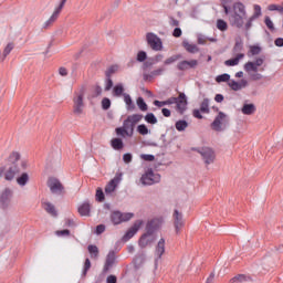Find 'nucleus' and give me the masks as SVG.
Returning <instances> with one entry per match:
<instances>
[{"instance_id":"25","label":"nucleus","mask_w":283,"mask_h":283,"mask_svg":"<svg viewBox=\"0 0 283 283\" xmlns=\"http://www.w3.org/2000/svg\"><path fill=\"white\" fill-rule=\"evenodd\" d=\"M19 171L20 170L15 165L11 166L4 174L6 180H13Z\"/></svg>"},{"instance_id":"28","label":"nucleus","mask_w":283,"mask_h":283,"mask_svg":"<svg viewBox=\"0 0 283 283\" xmlns=\"http://www.w3.org/2000/svg\"><path fill=\"white\" fill-rule=\"evenodd\" d=\"M182 45L185 50H187L190 54H197V52H200V49L196 44H191L188 41H184Z\"/></svg>"},{"instance_id":"11","label":"nucleus","mask_w":283,"mask_h":283,"mask_svg":"<svg viewBox=\"0 0 283 283\" xmlns=\"http://www.w3.org/2000/svg\"><path fill=\"white\" fill-rule=\"evenodd\" d=\"M229 23L232 28H238L239 30L244 28V21H247L245 15H234V14H229L228 17Z\"/></svg>"},{"instance_id":"61","label":"nucleus","mask_w":283,"mask_h":283,"mask_svg":"<svg viewBox=\"0 0 283 283\" xmlns=\"http://www.w3.org/2000/svg\"><path fill=\"white\" fill-rule=\"evenodd\" d=\"M117 282H118V279L114 274H111L106 277V283H117Z\"/></svg>"},{"instance_id":"8","label":"nucleus","mask_w":283,"mask_h":283,"mask_svg":"<svg viewBox=\"0 0 283 283\" xmlns=\"http://www.w3.org/2000/svg\"><path fill=\"white\" fill-rule=\"evenodd\" d=\"M144 186H151L160 182V175L155 174L153 169H148L140 178Z\"/></svg>"},{"instance_id":"13","label":"nucleus","mask_w":283,"mask_h":283,"mask_svg":"<svg viewBox=\"0 0 283 283\" xmlns=\"http://www.w3.org/2000/svg\"><path fill=\"white\" fill-rule=\"evenodd\" d=\"M140 227H143V220L135 221L133 227L129 228L127 232L124 234L123 237L124 242L132 240V238H134V234L138 233V231L140 230Z\"/></svg>"},{"instance_id":"14","label":"nucleus","mask_w":283,"mask_h":283,"mask_svg":"<svg viewBox=\"0 0 283 283\" xmlns=\"http://www.w3.org/2000/svg\"><path fill=\"white\" fill-rule=\"evenodd\" d=\"M114 264H116V252H114V250H111L106 256L103 273H108L109 270L114 268Z\"/></svg>"},{"instance_id":"10","label":"nucleus","mask_w":283,"mask_h":283,"mask_svg":"<svg viewBox=\"0 0 283 283\" xmlns=\"http://www.w3.org/2000/svg\"><path fill=\"white\" fill-rule=\"evenodd\" d=\"M134 218V213L126 212L122 213L120 211H115L111 216V220L113 224H120L122 222H128V220H132Z\"/></svg>"},{"instance_id":"7","label":"nucleus","mask_w":283,"mask_h":283,"mask_svg":"<svg viewBox=\"0 0 283 283\" xmlns=\"http://www.w3.org/2000/svg\"><path fill=\"white\" fill-rule=\"evenodd\" d=\"M48 187L54 196H63L65 193V187H63V184L54 177L49 178Z\"/></svg>"},{"instance_id":"35","label":"nucleus","mask_w":283,"mask_h":283,"mask_svg":"<svg viewBox=\"0 0 283 283\" xmlns=\"http://www.w3.org/2000/svg\"><path fill=\"white\" fill-rule=\"evenodd\" d=\"M262 52V48L260 45H250V50L248 52V56H258Z\"/></svg>"},{"instance_id":"56","label":"nucleus","mask_w":283,"mask_h":283,"mask_svg":"<svg viewBox=\"0 0 283 283\" xmlns=\"http://www.w3.org/2000/svg\"><path fill=\"white\" fill-rule=\"evenodd\" d=\"M55 234H56L59 238H64V237L70 235V230H57V231L55 232Z\"/></svg>"},{"instance_id":"2","label":"nucleus","mask_w":283,"mask_h":283,"mask_svg":"<svg viewBox=\"0 0 283 283\" xmlns=\"http://www.w3.org/2000/svg\"><path fill=\"white\" fill-rule=\"evenodd\" d=\"M264 61H266V56L261 55L255 57L253 62L249 61L243 65L244 72L250 74L252 81H261L262 74L259 72H264V67H262V65H264Z\"/></svg>"},{"instance_id":"6","label":"nucleus","mask_w":283,"mask_h":283,"mask_svg":"<svg viewBox=\"0 0 283 283\" xmlns=\"http://www.w3.org/2000/svg\"><path fill=\"white\" fill-rule=\"evenodd\" d=\"M227 125H229V116L222 112H219L218 116L211 124V128L214 132H224V129H227Z\"/></svg>"},{"instance_id":"46","label":"nucleus","mask_w":283,"mask_h":283,"mask_svg":"<svg viewBox=\"0 0 283 283\" xmlns=\"http://www.w3.org/2000/svg\"><path fill=\"white\" fill-rule=\"evenodd\" d=\"M88 253L91 254V258H98V247L96 245H88Z\"/></svg>"},{"instance_id":"33","label":"nucleus","mask_w":283,"mask_h":283,"mask_svg":"<svg viewBox=\"0 0 283 283\" xmlns=\"http://www.w3.org/2000/svg\"><path fill=\"white\" fill-rule=\"evenodd\" d=\"M30 181V176L27 172H23L20 177L17 178V182L20 187H25Z\"/></svg>"},{"instance_id":"38","label":"nucleus","mask_w":283,"mask_h":283,"mask_svg":"<svg viewBox=\"0 0 283 283\" xmlns=\"http://www.w3.org/2000/svg\"><path fill=\"white\" fill-rule=\"evenodd\" d=\"M123 92H125L123 84H116L113 88L114 96H123Z\"/></svg>"},{"instance_id":"58","label":"nucleus","mask_w":283,"mask_h":283,"mask_svg":"<svg viewBox=\"0 0 283 283\" xmlns=\"http://www.w3.org/2000/svg\"><path fill=\"white\" fill-rule=\"evenodd\" d=\"M112 87H114V82L112 81V77H107L105 91L109 92V90H112Z\"/></svg>"},{"instance_id":"1","label":"nucleus","mask_w":283,"mask_h":283,"mask_svg":"<svg viewBox=\"0 0 283 283\" xmlns=\"http://www.w3.org/2000/svg\"><path fill=\"white\" fill-rule=\"evenodd\" d=\"M143 120V115L140 114H133L129 115L123 123V127H118L115 129L117 136H128V138H132L134 136V129L136 128V125Z\"/></svg>"},{"instance_id":"9","label":"nucleus","mask_w":283,"mask_h":283,"mask_svg":"<svg viewBox=\"0 0 283 283\" xmlns=\"http://www.w3.org/2000/svg\"><path fill=\"white\" fill-rule=\"evenodd\" d=\"M146 41L154 52H160V50H163V40H160L156 33H147Z\"/></svg>"},{"instance_id":"53","label":"nucleus","mask_w":283,"mask_h":283,"mask_svg":"<svg viewBox=\"0 0 283 283\" xmlns=\"http://www.w3.org/2000/svg\"><path fill=\"white\" fill-rule=\"evenodd\" d=\"M253 21H255V19L253 17H250L245 24H243L247 32H249V30H251V28L253 27Z\"/></svg>"},{"instance_id":"39","label":"nucleus","mask_w":283,"mask_h":283,"mask_svg":"<svg viewBox=\"0 0 283 283\" xmlns=\"http://www.w3.org/2000/svg\"><path fill=\"white\" fill-rule=\"evenodd\" d=\"M217 28L221 32H227V30H229V25L227 24V21L222 19L217 20Z\"/></svg>"},{"instance_id":"54","label":"nucleus","mask_w":283,"mask_h":283,"mask_svg":"<svg viewBox=\"0 0 283 283\" xmlns=\"http://www.w3.org/2000/svg\"><path fill=\"white\" fill-rule=\"evenodd\" d=\"M177 69L181 72H185V70H189L187 61H181L178 63Z\"/></svg>"},{"instance_id":"4","label":"nucleus","mask_w":283,"mask_h":283,"mask_svg":"<svg viewBox=\"0 0 283 283\" xmlns=\"http://www.w3.org/2000/svg\"><path fill=\"white\" fill-rule=\"evenodd\" d=\"M192 151L200 154L205 165H213L216 163V153L209 147L192 148Z\"/></svg>"},{"instance_id":"18","label":"nucleus","mask_w":283,"mask_h":283,"mask_svg":"<svg viewBox=\"0 0 283 283\" xmlns=\"http://www.w3.org/2000/svg\"><path fill=\"white\" fill-rule=\"evenodd\" d=\"M159 227L160 226H159L158 219H153L148 221L146 224V233L150 235H156V232L158 231Z\"/></svg>"},{"instance_id":"45","label":"nucleus","mask_w":283,"mask_h":283,"mask_svg":"<svg viewBox=\"0 0 283 283\" xmlns=\"http://www.w3.org/2000/svg\"><path fill=\"white\" fill-rule=\"evenodd\" d=\"M90 269H92V262L90 261V259H86L84 262L82 277H85V275H87V271H90Z\"/></svg>"},{"instance_id":"51","label":"nucleus","mask_w":283,"mask_h":283,"mask_svg":"<svg viewBox=\"0 0 283 283\" xmlns=\"http://www.w3.org/2000/svg\"><path fill=\"white\" fill-rule=\"evenodd\" d=\"M96 200L98 202H103V200H105V193L103 192V189L98 188L96 190Z\"/></svg>"},{"instance_id":"26","label":"nucleus","mask_w":283,"mask_h":283,"mask_svg":"<svg viewBox=\"0 0 283 283\" xmlns=\"http://www.w3.org/2000/svg\"><path fill=\"white\" fill-rule=\"evenodd\" d=\"M241 59H244V53H239L234 59L227 60L224 62V65L228 67H233L235 65H239Z\"/></svg>"},{"instance_id":"41","label":"nucleus","mask_w":283,"mask_h":283,"mask_svg":"<svg viewBox=\"0 0 283 283\" xmlns=\"http://www.w3.org/2000/svg\"><path fill=\"white\" fill-rule=\"evenodd\" d=\"M200 112H202V114H209V98H205L201 102Z\"/></svg>"},{"instance_id":"32","label":"nucleus","mask_w":283,"mask_h":283,"mask_svg":"<svg viewBox=\"0 0 283 283\" xmlns=\"http://www.w3.org/2000/svg\"><path fill=\"white\" fill-rule=\"evenodd\" d=\"M123 96H124V103L127 105V109L132 112L133 109H136V105L132 101V96H129V94L127 93H124Z\"/></svg>"},{"instance_id":"50","label":"nucleus","mask_w":283,"mask_h":283,"mask_svg":"<svg viewBox=\"0 0 283 283\" xmlns=\"http://www.w3.org/2000/svg\"><path fill=\"white\" fill-rule=\"evenodd\" d=\"M137 61H138L139 63H143L144 61H147V52H145V51H139V52L137 53Z\"/></svg>"},{"instance_id":"30","label":"nucleus","mask_w":283,"mask_h":283,"mask_svg":"<svg viewBox=\"0 0 283 283\" xmlns=\"http://www.w3.org/2000/svg\"><path fill=\"white\" fill-rule=\"evenodd\" d=\"M111 147H113V149H115L116 151H120V149H123V147H125V144L123 143V139H120V138H113L111 140Z\"/></svg>"},{"instance_id":"42","label":"nucleus","mask_w":283,"mask_h":283,"mask_svg":"<svg viewBox=\"0 0 283 283\" xmlns=\"http://www.w3.org/2000/svg\"><path fill=\"white\" fill-rule=\"evenodd\" d=\"M18 160H21V154H19L18 151L11 153L9 156V163H12V165H14V163H18Z\"/></svg>"},{"instance_id":"59","label":"nucleus","mask_w":283,"mask_h":283,"mask_svg":"<svg viewBox=\"0 0 283 283\" xmlns=\"http://www.w3.org/2000/svg\"><path fill=\"white\" fill-rule=\"evenodd\" d=\"M244 48V45L242 44V42L238 41L234 44L233 51L234 52H242V49Z\"/></svg>"},{"instance_id":"55","label":"nucleus","mask_w":283,"mask_h":283,"mask_svg":"<svg viewBox=\"0 0 283 283\" xmlns=\"http://www.w3.org/2000/svg\"><path fill=\"white\" fill-rule=\"evenodd\" d=\"M265 25H266V28H269V30H275L273 21L271 20L270 17H265Z\"/></svg>"},{"instance_id":"23","label":"nucleus","mask_w":283,"mask_h":283,"mask_svg":"<svg viewBox=\"0 0 283 283\" xmlns=\"http://www.w3.org/2000/svg\"><path fill=\"white\" fill-rule=\"evenodd\" d=\"M10 200H12V190L7 188L1 195V202L4 207H8L10 205Z\"/></svg>"},{"instance_id":"3","label":"nucleus","mask_w":283,"mask_h":283,"mask_svg":"<svg viewBox=\"0 0 283 283\" xmlns=\"http://www.w3.org/2000/svg\"><path fill=\"white\" fill-rule=\"evenodd\" d=\"M85 98V92L80 91L78 93H74L73 96V114L75 116H81L85 109V102L83 101Z\"/></svg>"},{"instance_id":"47","label":"nucleus","mask_w":283,"mask_h":283,"mask_svg":"<svg viewBox=\"0 0 283 283\" xmlns=\"http://www.w3.org/2000/svg\"><path fill=\"white\" fill-rule=\"evenodd\" d=\"M231 78V75L223 73L216 77L217 83H227Z\"/></svg>"},{"instance_id":"40","label":"nucleus","mask_w":283,"mask_h":283,"mask_svg":"<svg viewBox=\"0 0 283 283\" xmlns=\"http://www.w3.org/2000/svg\"><path fill=\"white\" fill-rule=\"evenodd\" d=\"M137 106L140 112H147L148 109L147 103H145V99L143 97L137 98Z\"/></svg>"},{"instance_id":"22","label":"nucleus","mask_w":283,"mask_h":283,"mask_svg":"<svg viewBox=\"0 0 283 283\" xmlns=\"http://www.w3.org/2000/svg\"><path fill=\"white\" fill-rule=\"evenodd\" d=\"M118 182H120L118 177L113 178L105 187V193H114V191H116V187H118Z\"/></svg>"},{"instance_id":"63","label":"nucleus","mask_w":283,"mask_h":283,"mask_svg":"<svg viewBox=\"0 0 283 283\" xmlns=\"http://www.w3.org/2000/svg\"><path fill=\"white\" fill-rule=\"evenodd\" d=\"M187 63H188V70L191 67H197L198 65L197 60H190V61H187Z\"/></svg>"},{"instance_id":"60","label":"nucleus","mask_w":283,"mask_h":283,"mask_svg":"<svg viewBox=\"0 0 283 283\" xmlns=\"http://www.w3.org/2000/svg\"><path fill=\"white\" fill-rule=\"evenodd\" d=\"M96 235H101V233H105V224H98L95 230Z\"/></svg>"},{"instance_id":"21","label":"nucleus","mask_w":283,"mask_h":283,"mask_svg":"<svg viewBox=\"0 0 283 283\" xmlns=\"http://www.w3.org/2000/svg\"><path fill=\"white\" fill-rule=\"evenodd\" d=\"M165 254V239H160L155 248V255L157 260H160L163 255Z\"/></svg>"},{"instance_id":"48","label":"nucleus","mask_w":283,"mask_h":283,"mask_svg":"<svg viewBox=\"0 0 283 283\" xmlns=\"http://www.w3.org/2000/svg\"><path fill=\"white\" fill-rule=\"evenodd\" d=\"M180 60V55H172L165 60L164 65H171L172 63H176V61Z\"/></svg>"},{"instance_id":"44","label":"nucleus","mask_w":283,"mask_h":283,"mask_svg":"<svg viewBox=\"0 0 283 283\" xmlns=\"http://www.w3.org/2000/svg\"><path fill=\"white\" fill-rule=\"evenodd\" d=\"M137 132L138 134H140L142 136H147V134H149V128H147V125L142 124L137 126Z\"/></svg>"},{"instance_id":"31","label":"nucleus","mask_w":283,"mask_h":283,"mask_svg":"<svg viewBox=\"0 0 283 283\" xmlns=\"http://www.w3.org/2000/svg\"><path fill=\"white\" fill-rule=\"evenodd\" d=\"M165 73V67H159L153 71L150 74H144L145 81H149V78H154L155 76H163Z\"/></svg>"},{"instance_id":"62","label":"nucleus","mask_w":283,"mask_h":283,"mask_svg":"<svg viewBox=\"0 0 283 283\" xmlns=\"http://www.w3.org/2000/svg\"><path fill=\"white\" fill-rule=\"evenodd\" d=\"M169 25H171L172 28H178V25H180V21H178L174 18H170Z\"/></svg>"},{"instance_id":"12","label":"nucleus","mask_w":283,"mask_h":283,"mask_svg":"<svg viewBox=\"0 0 283 283\" xmlns=\"http://www.w3.org/2000/svg\"><path fill=\"white\" fill-rule=\"evenodd\" d=\"M154 242H156V234H149L147 232H145L138 241V244L140 247V249H147V247H151V244H154Z\"/></svg>"},{"instance_id":"57","label":"nucleus","mask_w":283,"mask_h":283,"mask_svg":"<svg viewBox=\"0 0 283 283\" xmlns=\"http://www.w3.org/2000/svg\"><path fill=\"white\" fill-rule=\"evenodd\" d=\"M133 158L134 157L129 153H126L123 155V160H124V163H126V165H129V163H132Z\"/></svg>"},{"instance_id":"24","label":"nucleus","mask_w":283,"mask_h":283,"mask_svg":"<svg viewBox=\"0 0 283 283\" xmlns=\"http://www.w3.org/2000/svg\"><path fill=\"white\" fill-rule=\"evenodd\" d=\"M231 283H247L253 282V279L247 274H238L237 276L230 280Z\"/></svg>"},{"instance_id":"43","label":"nucleus","mask_w":283,"mask_h":283,"mask_svg":"<svg viewBox=\"0 0 283 283\" xmlns=\"http://www.w3.org/2000/svg\"><path fill=\"white\" fill-rule=\"evenodd\" d=\"M252 19H260V17H262V7H260L259 4H254V12L251 15Z\"/></svg>"},{"instance_id":"64","label":"nucleus","mask_w":283,"mask_h":283,"mask_svg":"<svg viewBox=\"0 0 283 283\" xmlns=\"http://www.w3.org/2000/svg\"><path fill=\"white\" fill-rule=\"evenodd\" d=\"M274 45H276V48H283V38H277L274 41Z\"/></svg>"},{"instance_id":"16","label":"nucleus","mask_w":283,"mask_h":283,"mask_svg":"<svg viewBox=\"0 0 283 283\" xmlns=\"http://www.w3.org/2000/svg\"><path fill=\"white\" fill-rule=\"evenodd\" d=\"M176 105L177 112H179V114H185V111L187 109V95H185V93H179Z\"/></svg>"},{"instance_id":"29","label":"nucleus","mask_w":283,"mask_h":283,"mask_svg":"<svg viewBox=\"0 0 283 283\" xmlns=\"http://www.w3.org/2000/svg\"><path fill=\"white\" fill-rule=\"evenodd\" d=\"M242 114L245 116H251L252 114H255V105L254 104H244L241 108Z\"/></svg>"},{"instance_id":"27","label":"nucleus","mask_w":283,"mask_h":283,"mask_svg":"<svg viewBox=\"0 0 283 283\" xmlns=\"http://www.w3.org/2000/svg\"><path fill=\"white\" fill-rule=\"evenodd\" d=\"M91 209H92V206H90V202L85 201L78 207L77 211L80 216H90Z\"/></svg>"},{"instance_id":"20","label":"nucleus","mask_w":283,"mask_h":283,"mask_svg":"<svg viewBox=\"0 0 283 283\" xmlns=\"http://www.w3.org/2000/svg\"><path fill=\"white\" fill-rule=\"evenodd\" d=\"M42 208L49 216H52L53 218H56L59 216V212L56 211V208L52 205L50 201L42 202Z\"/></svg>"},{"instance_id":"34","label":"nucleus","mask_w":283,"mask_h":283,"mask_svg":"<svg viewBox=\"0 0 283 283\" xmlns=\"http://www.w3.org/2000/svg\"><path fill=\"white\" fill-rule=\"evenodd\" d=\"M175 127H176L177 132H185V129H187V127H189V123H187V120H185V119H180V120L176 122Z\"/></svg>"},{"instance_id":"36","label":"nucleus","mask_w":283,"mask_h":283,"mask_svg":"<svg viewBox=\"0 0 283 283\" xmlns=\"http://www.w3.org/2000/svg\"><path fill=\"white\" fill-rule=\"evenodd\" d=\"M144 119L146 120V123H148L149 125H156L158 123V118H156V115H154V113H147L144 117Z\"/></svg>"},{"instance_id":"17","label":"nucleus","mask_w":283,"mask_h":283,"mask_svg":"<svg viewBox=\"0 0 283 283\" xmlns=\"http://www.w3.org/2000/svg\"><path fill=\"white\" fill-rule=\"evenodd\" d=\"M230 14L247 17V7L242 2H235L232 6V11L230 12Z\"/></svg>"},{"instance_id":"37","label":"nucleus","mask_w":283,"mask_h":283,"mask_svg":"<svg viewBox=\"0 0 283 283\" xmlns=\"http://www.w3.org/2000/svg\"><path fill=\"white\" fill-rule=\"evenodd\" d=\"M12 50H14V43L10 42L3 50L2 61H6V57L10 54V52H12Z\"/></svg>"},{"instance_id":"52","label":"nucleus","mask_w":283,"mask_h":283,"mask_svg":"<svg viewBox=\"0 0 283 283\" xmlns=\"http://www.w3.org/2000/svg\"><path fill=\"white\" fill-rule=\"evenodd\" d=\"M142 160H146L147 163H154L156 160V157L154 155H140Z\"/></svg>"},{"instance_id":"19","label":"nucleus","mask_w":283,"mask_h":283,"mask_svg":"<svg viewBox=\"0 0 283 283\" xmlns=\"http://www.w3.org/2000/svg\"><path fill=\"white\" fill-rule=\"evenodd\" d=\"M249 85L247 80H241L240 82H235L234 80L230 81L229 87L233 90V92H240V90H244Z\"/></svg>"},{"instance_id":"49","label":"nucleus","mask_w":283,"mask_h":283,"mask_svg":"<svg viewBox=\"0 0 283 283\" xmlns=\"http://www.w3.org/2000/svg\"><path fill=\"white\" fill-rule=\"evenodd\" d=\"M109 107H112V101H109V98H107V97H104L102 99V109L107 111V109H109Z\"/></svg>"},{"instance_id":"5","label":"nucleus","mask_w":283,"mask_h":283,"mask_svg":"<svg viewBox=\"0 0 283 283\" xmlns=\"http://www.w3.org/2000/svg\"><path fill=\"white\" fill-rule=\"evenodd\" d=\"M66 2L67 0H61L60 4L54 9L52 15L43 23V30H49V28H52L54 23H56V20L59 19L61 11L65 7Z\"/></svg>"},{"instance_id":"15","label":"nucleus","mask_w":283,"mask_h":283,"mask_svg":"<svg viewBox=\"0 0 283 283\" xmlns=\"http://www.w3.org/2000/svg\"><path fill=\"white\" fill-rule=\"evenodd\" d=\"M172 218H174L175 231L176 233H180V229L185 227V221L182 220V213L179 212L178 210H175Z\"/></svg>"}]
</instances>
